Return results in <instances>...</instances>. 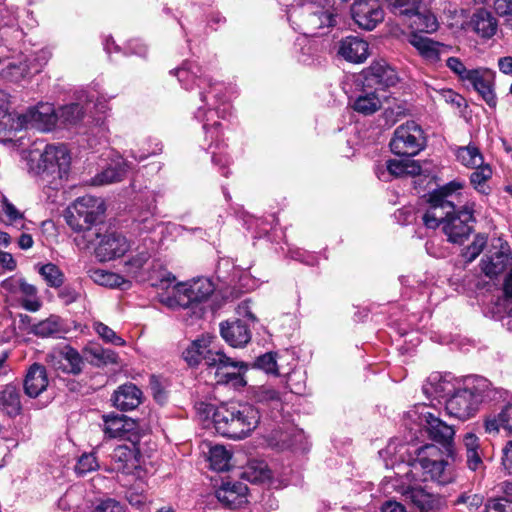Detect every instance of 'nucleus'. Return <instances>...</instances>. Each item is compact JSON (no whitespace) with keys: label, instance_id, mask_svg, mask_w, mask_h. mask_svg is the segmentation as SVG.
Listing matches in <instances>:
<instances>
[{"label":"nucleus","instance_id":"f257e3e1","mask_svg":"<svg viewBox=\"0 0 512 512\" xmlns=\"http://www.w3.org/2000/svg\"><path fill=\"white\" fill-rule=\"evenodd\" d=\"M405 453L409 455L406 464L408 469L397 491L419 509H431L435 502L434 493L426 486L422 487L419 482L432 481L440 485L451 482L452 474L447 468V462L442 459L441 449L434 444L408 447L392 440L379 452L387 468H394L399 461H405Z\"/></svg>","mask_w":512,"mask_h":512},{"label":"nucleus","instance_id":"f03ea898","mask_svg":"<svg viewBox=\"0 0 512 512\" xmlns=\"http://www.w3.org/2000/svg\"><path fill=\"white\" fill-rule=\"evenodd\" d=\"M185 90H197L202 103L194 113L195 118L203 123L205 141H210L204 147L212 155V162L223 170V175L228 176L226 170L229 158L223 152L224 143L221 139V123L219 118L224 119L229 113L230 105L225 97V85L207 75L203 68L192 61H185L179 68L171 70Z\"/></svg>","mask_w":512,"mask_h":512},{"label":"nucleus","instance_id":"7ed1b4c3","mask_svg":"<svg viewBox=\"0 0 512 512\" xmlns=\"http://www.w3.org/2000/svg\"><path fill=\"white\" fill-rule=\"evenodd\" d=\"M463 183L451 181L429 195V207L422 216L424 225L429 229L442 227L447 240L462 244L468 239L476 222L475 202L462 203Z\"/></svg>","mask_w":512,"mask_h":512},{"label":"nucleus","instance_id":"20e7f679","mask_svg":"<svg viewBox=\"0 0 512 512\" xmlns=\"http://www.w3.org/2000/svg\"><path fill=\"white\" fill-rule=\"evenodd\" d=\"M508 393L493 386L486 378L472 376L465 380L463 388L456 389L445 401V411L450 417L466 421L473 417L482 403L504 400Z\"/></svg>","mask_w":512,"mask_h":512},{"label":"nucleus","instance_id":"39448f33","mask_svg":"<svg viewBox=\"0 0 512 512\" xmlns=\"http://www.w3.org/2000/svg\"><path fill=\"white\" fill-rule=\"evenodd\" d=\"M23 158L27 161L30 173L39 175L44 186L59 189L67 179L71 155L63 144L46 145L43 152L38 149L24 150Z\"/></svg>","mask_w":512,"mask_h":512},{"label":"nucleus","instance_id":"423d86ee","mask_svg":"<svg viewBox=\"0 0 512 512\" xmlns=\"http://www.w3.org/2000/svg\"><path fill=\"white\" fill-rule=\"evenodd\" d=\"M259 421V409L248 403H223L213 413L216 432L232 439L247 437L256 429Z\"/></svg>","mask_w":512,"mask_h":512},{"label":"nucleus","instance_id":"0eeeda50","mask_svg":"<svg viewBox=\"0 0 512 512\" xmlns=\"http://www.w3.org/2000/svg\"><path fill=\"white\" fill-rule=\"evenodd\" d=\"M426 404H417L408 410L403 419L404 426L415 435L423 429L430 439L441 444L447 456H453V438L455 431L453 426L446 424L438 416L434 415Z\"/></svg>","mask_w":512,"mask_h":512},{"label":"nucleus","instance_id":"6e6552de","mask_svg":"<svg viewBox=\"0 0 512 512\" xmlns=\"http://www.w3.org/2000/svg\"><path fill=\"white\" fill-rule=\"evenodd\" d=\"M446 66L463 82H467L479 93L482 99L490 106H496V95L493 84L495 74L487 68L467 69L458 57H449Z\"/></svg>","mask_w":512,"mask_h":512},{"label":"nucleus","instance_id":"1a4fd4ad","mask_svg":"<svg viewBox=\"0 0 512 512\" xmlns=\"http://www.w3.org/2000/svg\"><path fill=\"white\" fill-rule=\"evenodd\" d=\"M214 284L208 278H197L188 283H177L171 293L162 299L170 308H189L206 301L214 292Z\"/></svg>","mask_w":512,"mask_h":512},{"label":"nucleus","instance_id":"9d476101","mask_svg":"<svg viewBox=\"0 0 512 512\" xmlns=\"http://www.w3.org/2000/svg\"><path fill=\"white\" fill-rule=\"evenodd\" d=\"M105 212L102 198L92 195L78 197L68 208L67 224L76 232L89 230Z\"/></svg>","mask_w":512,"mask_h":512},{"label":"nucleus","instance_id":"9b49d317","mask_svg":"<svg viewBox=\"0 0 512 512\" xmlns=\"http://www.w3.org/2000/svg\"><path fill=\"white\" fill-rule=\"evenodd\" d=\"M389 145L395 155L415 156L425 147L423 130L416 122L408 121L395 129Z\"/></svg>","mask_w":512,"mask_h":512},{"label":"nucleus","instance_id":"f8f14e48","mask_svg":"<svg viewBox=\"0 0 512 512\" xmlns=\"http://www.w3.org/2000/svg\"><path fill=\"white\" fill-rule=\"evenodd\" d=\"M212 337L209 335H203L196 340L192 341L191 344L183 351V358L189 366H198L203 363L208 368L211 365L221 363L224 359V353L219 350H215L212 346Z\"/></svg>","mask_w":512,"mask_h":512},{"label":"nucleus","instance_id":"ddd939ff","mask_svg":"<svg viewBox=\"0 0 512 512\" xmlns=\"http://www.w3.org/2000/svg\"><path fill=\"white\" fill-rule=\"evenodd\" d=\"M1 64L3 65L2 77L11 82H19L34 73L33 71L38 70L37 67L32 65L28 55L9 47L8 55L3 57Z\"/></svg>","mask_w":512,"mask_h":512},{"label":"nucleus","instance_id":"4468645a","mask_svg":"<svg viewBox=\"0 0 512 512\" xmlns=\"http://www.w3.org/2000/svg\"><path fill=\"white\" fill-rule=\"evenodd\" d=\"M130 169H132V165L127 158L115 153L110 157V162L90 179L89 184L92 186H103L120 182L126 177Z\"/></svg>","mask_w":512,"mask_h":512},{"label":"nucleus","instance_id":"2eb2a0df","mask_svg":"<svg viewBox=\"0 0 512 512\" xmlns=\"http://www.w3.org/2000/svg\"><path fill=\"white\" fill-rule=\"evenodd\" d=\"M25 129L35 128L42 132L53 130L57 125V115L54 106L50 103H40L30 107L25 113Z\"/></svg>","mask_w":512,"mask_h":512},{"label":"nucleus","instance_id":"dca6fc26","mask_svg":"<svg viewBox=\"0 0 512 512\" xmlns=\"http://www.w3.org/2000/svg\"><path fill=\"white\" fill-rule=\"evenodd\" d=\"M351 13L355 23L365 30H373L384 19V12L375 0L356 1Z\"/></svg>","mask_w":512,"mask_h":512},{"label":"nucleus","instance_id":"f3484780","mask_svg":"<svg viewBox=\"0 0 512 512\" xmlns=\"http://www.w3.org/2000/svg\"><path fill=\"white\" fill-rule=\"evenodd\" d=\"M364 83L372 88H379V92H385V88L394 86L398 82V75L384 60L373 62L365 71Z\"/></svg>","mask_w":512,"mask_h":512},{"label":"nucleus","instance_id":"a211bd4d","mask_svg":"<svg viewBox=\"0 0 512 512\" xmlns=\"http://www.w3.org/2000/svg\"><path fill=\"white\" fill-rule=\"evenodd\" d=\"M385 98V94L380 93L379 88H372L364 83L363 89L350 98L349 104L355 112L370 116L381 109Z\"/></svg>","mask_w":512,"mask_h":512},{"label":"nucleus","instance_id":"6ab92c4d","mask_svg":"<svg viewBox=\"0 0 512 512\" xmlns=\"http://www.w3.org/2000/svg\"><path fill=\"white\" fill-rule=\"evenodd\" d=\"M125 236L111 232L103 235L95 248L96 257L102 261H110L123 256L129 249Z\"/></svg>","mask_w":512,"mask_h":512},{"label":"nucleus","instance_id":"aec40b11","mask_svg":"<svg viewBox=\"0 0 512 512\" xmlns=\"http://www.w3.org/2000/svg\"><path fill=\"white\" fill-rule=\"evenodd\" d=\"M48 359L55 369L65 373L78 374L82 370V357L76 349L70 346L54 349L48 354Z\"/></svg>","mask_w":512,"mask_h":512},{"label":"nucleus","instance_id":"412c9836","mask_svg":"<svg viewBox=\"0 0 512 512\" xmlns=\"http://www.w3.org/2000/svg\"><path fill=\"white\" fill-rule=\"evenodd\" d=\"M483 428L489 435H499L501 430L512 434V399L501 406L499 411L486 414L483 417Z\"/></svg>","mask_w":512,"mask_h":512},{"label":"nucleus","instance_id":"4be33fe9","mask_svg":"<svg viewBox=\"0 0 512 512\" xmlns=\"http://www.w3.org/2000/svg\"><path fill=\"white\" fill-rule=\"evenodd\" d=\"M224 359L227 361H218L215 365H211L209 369L215 370V376L218 384H232L235 388L243 387L246 381L243 378L241 369L243 363L235 361L224 354Z\"/></svg>","mask_w":512,"mask_h":512},{"label":"nucleus","instance_id":"5701e85b","mask_svg":"<svg viewBox=\"0 0 512 512\" xmlns=\"http://www.w3.org/2000/svg\"><path fill=\"white\" fill-rule=\"evenodd\" d=\"M378 178L389 181L390 177L417 176L421 174V165L418 161L407 157L405 159H389L386 162V171H378Z\"/></svg>","mask_w":512,"mask_h":512},{"label":"nucleus","instance_id":"b1692460","mask_svg":"<svg viewBox=\"0 0 512 512\" xmlns=\"http://www.w3.org/2000/svg\"><path fill=\"white\" fill-rule=\"evenodd\" d=\"M103 422V431L109 438L128 439L137 427L133 419L114 413L103 415Z\"/></svg>","mask_w":512,"mask_h":512},{"label":"nucleus","instance_id":"393cba45","mask_svg":"<svg viewBox=\"0 0 512 512\" xmlns=\"http://www.w3.org/2000/svg\"><path fill=\"white\" fill-rule=\"evenodd\" d=\"M455 390V385L450 374L442 375L439 372L431 373L422 386L427 398L439 399L450 396Z\"/></svg>","mask_w":512,"mask_h":512},{"label":"nucleus","instance_id":"a878e982","mask_svg":"<svg viewBox=\"0 0 512 512\" xmlns=\"http://www.w3.org/2000/svg\"><path fill=\"white\" fill-rule=\"evenodd\" d=\"M410 44L429 63H436L441 55L449 50V46L433 41L428 37L413 33L409 38Z\"/></svg>","mask_w":512,"mask_h":512},{"label":"nucleus","instance_id":"bb28decb","mask_svg":"<svg viewBox=\"0 0 512 512\" xmlns=\"http://www.w3.org/2000/svg\"><path fill=\"white\" fill-rule=\"evenodd\" d=\"M247 491V486L242 482H224L216 490V497L224 506L237 508L246 502Z\"/></svg>","mask_w":512,"mask_h":512},{"label":"nucleus","instance_id":"cd10ccee","mask_svg":"<svg viewBox=\"0 0 512 512\" xmlns=\"http://www.w3.org/2000/svg\"><path fill=\"white\" fill-rule=\"evenodd\" d=\"M220 332L223 339L232 347H243L251 339L249 327L241 320L222 323Z\"/></svg>","mask_w":512,"mask_h":512},{"label":"nucleus","instance_id":"c85d7f7f","mask_svg":"<svg viewBox=\"0 0 512 512\" xmlns=\"http://www.w3.org/2000/svg\"><path fill=\"white\" fill-rule=\"evenodd\" d=\"M338 54L353 63H362L368 57V43L356 36H348L339 43Z\"/></svg>","mask_w":512,"mask_h":512},{"label":"nucleus","instance_id":"c756f323","mask_svg":"<svg viewBox=\"0 0 512 512\" xmlns=\"http://www.w3.org/2000/svg\"><path fill=\"white\" fill-rule=\"evenodd\" d=\"M114 406L122 411H130L137 408L142 401V391L132 383L118 387L112 396Z\"/></svg>","mask_w":512,"mask_h":512},{"label":"nucleus","instance_id":"7c9ffc66","mask_svg":"<svg viewBox=\"0 0 512 512\" xmlns=\"http://www.w3.org/2000/svg\"><path fill=\"white\" fill-rule=\"evenodd\" d=\"M512 260L508 246H501V249L482 258L480 266L482 272L492 278L502 273Z\"/></svg>","mask_w":512,"mask_h":512},{"label":"nucleus","instance_id":"2f4dec72","mask_svg":"<svg viewBox=\"0 0 512 512\" xmlns=\"http://www.w3.org/2000/svg\"><path fill=\"white\" fill-rule=\"evenodd\" d=\"M111 459L112 469L124 474H131L139 466L137 451L126 445L117 446L111 454Z\"/></svg>","mask_w":512,"mask_h":512},{"label":"nucleus","instance_id":"473e14b6","mask_svg":"<svg viewBox=\"0 0 512 512\" xmlns=\"http://www.w3.org/2000/svg\"><path fill=\"white\" fill-rule=\"evenodd\" d=\"M257 402L261 409H268L267 413L273 420L282 418L283 401L280 393L272 387L262 386L256 393Z\"/></svg>","mask_w":512,"mask_h":512},{"label":"nucleus","instance_id":"72a5a7b5","mask_svg":"<svg viewBox=\"0 0 512 512\" xmlns=\"http://www.w3.org/2000/svg\"><path fill=\"white\" fill-rule=\"evenodd\" d=\"M48 379L44 366L33 364L27 371L24 379V391L27 396L35 398L47 387Z\"/></svg>","mask_w":512,"mask_h":512},{"label":"nucleus","instance_id":"f704fd0d","mask_svg":"<svg viewBox=\"0 0 512 512\" xmlns=\"http://www.w3.org/2000/svg\"><path fill=\"white\" fill-rule=\"evenodd\" d=\"M16 298L17 301L13 306L21 307L30 312H36L42 306L41 300L38 297L37 288L34 285L27 283L24 278H22Z\"/></svg>","mask_w":512,"mask_h":512},{"label":"nucleus","instance_id":"c9c22d12","mask_svg":"<svg viewBox=\"0 0 512 512\" xmlns=\"http://www.w3.org/2000/svg\"><path fill=\"white\" fill-rule=\"evenodd\" d=\"M471 24L479 36L487 39L494 36L498 28L497 19L485 9H479L474 13Z\"/></svg>","mask_w":512,"mask_h":512},{"label":"nucleus","instance_id":"e433bc0d","mask_svg":"<svg viewBox=\"0 0 512 512\" xmlns=\"http://www.w3.org/2000/svg\"><path fill=\"white\" fill-rule=\"evenodd\" d=\"M21 409L20 391L16 386L8 384L0 390V412L15 417Z\"/></svg>","mask_w":512,"mask_h":512},{"label":"nucleus","instance_id":"4c0bfd02","mask_svg":"<svg viewBox=\"0 0 512 512\" xmlns=\"http://www.w3.org/2000/svg\"><path fill=\"white\" fill-rule=\"evenodd\" d=\"M463 445L466 449L468 467L473 471L480 469L483 466L480 439L474 433H466Z\"/></svg>","mask_w":512,"mask_h":512},{"label":"nucleus","instance_id":"58836bf2","mask_svg":"<svg viewBox=\"0 0 512 512\" xmlns=\"http://www.w3.org/2000/svg\"><path fill=\"white\" fill-rule=\"evenodd\" d=\"M57 124L63 126L75 125L84 116V109L79 103L62 106L56 111Z\"/></svg>","mask_w":512,"mask_h":512},{"label":"nucleus","instance_id":"ea45409f","mask_svg":"<svg viewBox=\"0 0 512 512\" xmlns=\"http://www.w3.org/2000/svg\"><path fill=\"white\" fill-rule=\"evenodd\" d=\"M25 129V117L22 114L0 109V134Z\"/></svg>","mask_w":512,"mask_h":512},{"label":"nucleus","instance_id":"a19ab883","mask_svg":"<svg viewBox=\"0 0 512 512\" xmlns=\"http://www.w3.org/2000/svg\"><path fill=\"white\" fill-rule=\"evenodd\" d=\"M89 275L96 284L110 288H119L127 283L121 275L103 269H92Z\"/></svg>","mask_w":512,"mask_h":512},{"label":"nucleus","instance_id":"79ce46f5","mask_svg":"<svg viewBox=\"0 0 512 512\" xmlns=\"http://www.w3.org/2000/svg\"><path fill=\"white\" fill-rule=\"evenodd\" d=\"M61 323L57 316L51 315L50 317L33 324L30 328V334L38 337H50L60 333Z\"/></svg>","mask_w":512,"mask_h":512},{"label":"nucleus","instance_id":"37998d69","mask_svg":"<svg viewBox=\"0 0 512 512\" xmlns=\"http://www.w3.org/2000/svg\"><path fill=\"white\" fill-rule=\"evenodd\" d=\"M148 280L153 287L168 289L176 281V277L168 270L162 268L161 264L153 263Z\"/></svg>","mask_w":512,"mask_h":512},{"label":"nucleus","instance_id":"c03bdc74","mask_svg":"<svg viewBox=\"0 0 512 512\" xmlns=\"http://www.w3.org/2000/svg\"><path fill=\"white\" fill-rule=\"evenodd\" d=\"M230 452L222 445L210 447L208 460L210 467L215 471H225L229 468Z\"/></svg>","mask_w":512,"mask_h":512},{"label":"nucleus","instance_id":"a18cd8bd","mask_svg":"<svg viewBox=\"0 0 512 512\" xmlns=\"http://www.w3.org/2000/svg\"><path fill=\"white\" fill-rule=\"evenodd\" d=\"M457 159L464 166L476 168L483 164V156L479 149L474 145L459 147L456 153Z\"/></svg>","mask_w":512,"mask_h":512},{"label":"nucleus","instance_id":"49530a36","mask_svg":"<svg viewBox=\"0 0 512 512\" xmlns=\"http://www.w3.org/2000/svg\"><path fill=\"white\" fill-rule=\"evenodd\" d=\"M388 9L395 15L412 18L419 10L420 0H386Z\"/></svg>","mask_w":512,"mask_h":512},{"label":"nucleus","instance_id":"de8ad7c7","mask_svg":"<svg viewBox=\"0 0 512 512\" xmlns=\"http://www.w3.org/2000/svg\"><path fill=\"white\" fill-rule=\"evenodd\" d=\"M21 276L13 275L6 279H4L0 283V293L5 299V302L10 306H13L17 301L18 289L20 288V284L22 281Z\"/></svg>","mask_w":512,"mask_h":512},{"label":"nucleus","instance_id":"09e8293b","mask_svg":"<svg viewBox=\"0 0 512 512\" xmlns=\"http://www.w3.org/2000/svg\"><path fill=\"white\" fill-rule=\"evenodd\" d=\"M151 254L147 249L139 251L133 255L126 263V271L134 278L144 281L145 278L141 276V270L147 261L150 259Z\"/></svg>","mask_w":512,"mask_h":512},{"label":"nucleus","instance_id":"8fccbe9b","mask_svg":"<svg viewBox=\"0 0 512 512\" xmlns=\"http://www.w3.org/2000/svg\"><path fill=\"white\" fill-rule=\"evenodd\" d=\"M411 28L419 32L432 33L437 30L438 22L432 13H421L419 10L412 17Z\"/></svg>","mask_w":512,"mask_h":512},{"label":"nucleus","instance_id":"3c124183","mask_svg":"<svg viewBox=\"0 0 512 512\" xmlns=\"http://www.w3.org/2000/svg\"><path fill=\"white\" fill-rule=\"evenodd\" d=\"M492 170L489 165L482 164L476 167V170L470 175V182L473 187L482 194L489 193V187L486 182L491 178Z\"/></svg>","mask_w":512,"mask_h":512},{"label":"nucleus","instance_id":"603ef678","mask_svg":"<svg viewBox=\"0 0 512 512\" xmlns=\"http://www.w3.org/2000/svg\"><path fill=\"white\" fill-rule=\"evenodd\" d=\"M38 272L50 287H60L64 282L62 271L53 263L40 266Z\"/></svg>","mask_w":512,"mask_h":512},{"label":"nucleus","instance_id":"864d4df0","mask_svg":"<svg viewBox=\"0 0 512 512\" xmlns=\"http://www.w3.org/2000/svg\"><path fill=\"white\" fill-rule=\"evenodd\" d=\"M93 329L103 341L111 343L116 346L125 345V340L118 336L116 332L106 324L100 321H95L93 323Z\"/></svg>","mask_w":512,"mask_h":512},{"label":"nucleus","instance_id":"5fc2aeb1","mask_svg":"<svg viewBox=\"0 0 512 512\" xmlns=\"http://www.w3.org/2000/svg\"><path fill=\"white\" fill-rule=\"evenodd\" d=\"M486 243L487 238L484 235H476L473 242L468 247H466V249L463 252V257L465 258V260L467 262L474 261L483 251Z\"/></svg>","mask_w":512,"mask_h":512},{"label":"nucleus","instance_id":"6e6d98bb","mask_svg":"<svg viewBox=\"0 0 512 512\" xmlns=\"http://www.w3.org/2000/svg\"><path fill=\"white\" fill-rule=\"evenodd\" d=\"M3 212L9 220V225L16 227L18 230L25 229V219L21 212L17 208L5 201L3 205Z\"/></svg>","mask_w":512,"mask_h":512},{"label":"nucleus","instance_id":"4d7b16f0","mask_svg":"<svg viewBox=\"0 0 512 512\" xmlns=\"http://www.w3.org/2000/svg\"><path fill=\"white\" fill-rule=\"evenodd\" d=\"M99 467L97 459L93 453H84L75 465V471L79 475H84L94 471Z\"/></svg>","mask_w":512,"mask_h":512},{"label":"nucleus","instance_id":"13d9d810","mask_svg":"<svg viewBox=\"0 0 512 512\" xmlns=\"http://www.w3.org/2000/svg\"><path fill=\"white\" fill-rule=\"evenodd\" d=\"M254 469V471H245L244 475L251 482H264L271 478V471L267 468V465L264 463H258L256 467L250 466L249 470Z\"/></svg>","mask_w":512,"mask_h":512},{"label":"nucleus","instance_id":"bf43d9fd","mask_svg":"<svg viewBox=\"0 0 512 512\" xmlns=\"http://www.w3.org/2000/svg\"><path fill=\"white\" fill-rule=\"evenodd\" d=\"M126 499L132 507H135L139 510L145 509L149 502L147 495L135 487L127 490Z\"/></svg>","mask_w":512,"mask_h":512},{"label":"nucleus","instance_id":"052dcab7","mask_svg":"<svg viewBox=\"0 0 512 512\" xmlns=\"http://www.w3.org/2000/svg\"><path fill=\"white\" fill-rule=\"evenodd\" d=\"M485 512H512V500L506 497L491 499L485 505Z\"/></svg>","mask_w":512,"mask_h":512},{"label":"nucleus","instance_id":"680f3d73","mask_svg":"<svg viewBox=\"0 0 512 512\" xmlns=\"http://www.w3.org/2000/svg\"><path fill=\"white\" fill-rule=\"evenodd\" d=\"M476 3H484L487 0H473ZM494 9L499 16L507 17V22L512 28V0H494Z\"/></svg>","mask_w":512,"mask_h":512},{"label":"nucleus","instance_id":"e2e57ef3","mask_svg":"<svg viewBox=\"0 0 512 512\" xmlns=\"http://www.w3.org/2000/svg\"><path fill=\"white\" fill-rule=\"evenodd\" d=\"M89 352L93 355L94 359L97 360L98 364H113L117 362V354L111 349L94 347L89 349Z\"/></svg>","mask_w":512,"mask_h":512},{"label":"nucleus","instance_id":"0e129e2a","mask_svg":"<svg viewBox=\"0 0 512 512\" xmlns=\"http://www.w3.org/2000/svg\"><path fill=\"white\" fill-rule=\"evenodd\" d=\"M160 226V223L156 220V218L151 215H142L136 224V229L140 234L142 233H152L156 230L157 227Z\"/></svg>","mask_w":512,"mask_h":512},{"label":"nucleus","instance_id":"69168bd1","mask_svg":"<svg viewBox=\"0 0 512 512\" xmlns=\"http://www.w3.org/2000/svg\"><path fill=\"white\" fill-rule=\"evenodd\" d=\"M256 366L264 370L266 373H277V363L273 353H266L259 356L256 360Z\"/></svg>","mask_w":512,"mask_h":512},{"label":"nucleus","instance_id":"338daca9","mask_svg":"<svg viewBox=\"0 0 512 512\" xmlns=\"http://www.w3.org/2000/svg\"><path fill=\"white\" fill-rule=\"evenodd\" d=\"M93 512H126V508L119 501L108 498L101 501Z\"/></svg>","mask_w":512,"mask_h":512},{"label":"nucleus","instance_id":"774afa93","mask_svg":"<svg viewBox=\"0 0 512 512\" xmlns=\"http://www.w3.org/2000/svg\"><path fill=\"white\" fill-rule=\"evenodd\" d=\"M501 464L504 470L512 475V440H508L502 448Z\"/></svg>","mask_w":512,"mask_h":512}]
</instances>
